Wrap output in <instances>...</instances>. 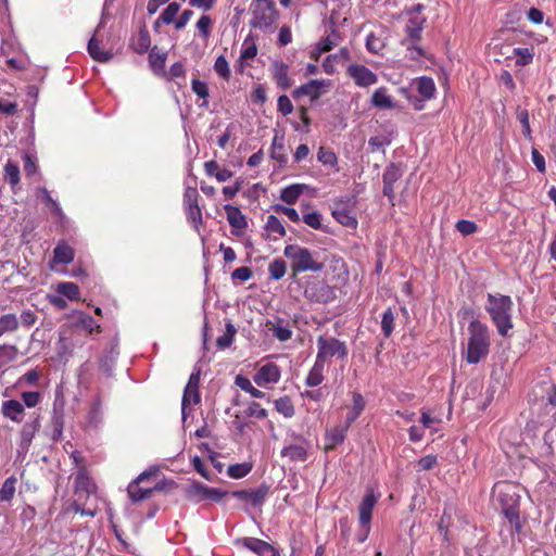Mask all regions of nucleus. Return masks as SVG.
Instances as JSON below:
<instances>
[{
  "label": "nucleus",
  "mask_w": 556,
  "mask_h": 556,
  "mask_svg": "<svg viewBox=\"0 0 556 556\" xmlns=\"http://www.w3.org/2000/svg\"><path fill=\"white\" fill-rule=\"evenodd\" d=\"M340 39V36L337 30H332L330 35H328L326 38L321 39L318 43V51L320 53L330 51L334 46L338 45V40Z\"/></svg>",
  "instance_id": "obj_46"
},
{
  "label": "nucleus",
  "mask_w": 556,
  "mask_h": 556,
  "mask_svg": "<svg viewBox=\"0 0 556 556\" xmlns=\"http://www.w3.org/2000/svg\"><path fill=\"white\" fill-rule=\"evenodd\" d=\"M235 383L241 390L250 393L252 397L263 399L265 396V393L263 391L256 389L255 387H253V384L251 383L250 379L244 377V376L238 375L236 377Z\"/></svg>",
  "instance_id": "obj_31"
},
{
  "label": "nucleus",
  "mask_w": 556,
  "mask_h": 556,
  "mask_svg": "<svg viewBox=\"0 0 556 556\" xmlns=\"http://www.w3.org/2000/svg\"><path fill=\"white\" fill-rule=\"evenodd\" d=\"M268 490L269 488L267 485L262 484L257 489L233 491L231 495L244 503H250L252 506L257 507L264 503L268 494Z\"/></svg>",
  "instance_id": "obj_8"
},
{
  "label": "nucleus",
  "mask_w": 556,
  "mask_h": 556,
  "mask_svg": "<svg viewBox=\"0 0 556 556\" xmlns=\"http://www.w3.org/2000/svg\"><path fill=\"white\" fill-rule=\"evenodd\" d=\"M294 438L301 443H294L285 446L280 454L282 457H287L292 463L305 462L308 457L307 450L309 444L301 435H294Z\"/></svg>",
  "instance_id": "obj_10"
},
{
  "label": "nucleus",
  "mask_w": 556,
  "mask_h": 556,
  "mask_svg": "<svg viewBox=\"0 0 556 556\" xmlns=\"http://www.w3.org/2000/svg\"><path fill=\"white\" fill-rule=\"evenodd\" d=\"M394 314L391 307L387 308L381 318V329L383 334L388 338L394 329Z\"/></svg>",
  "instance_id": "obj_42"
},
{
  "label": "nucleus",
  "mask_w": 556,
  "mask_h": 556,
  "mask_svg": "<svg viewBox=\"0 0 556 556\" xmlns=\"http://www.w3.org/2000/svg\"><path fill=\"white\" fill-rule=\"evenodd\" d=\"M305 296L313 302L328 303L334 300L336 294L333 288L325 282L318 281L305 289Z\"/></svg>",
  "instance_id": "obj_7"
},
{
  "label": "nucleus",
  "mask_w": 556,
  "mask_h": 556,
  "mask_svg": "<svg viewBox=\"0 0 556 556\" xmlns=\"http://www.w3.org/2000/svg\"><path fill=\"white\" fill-rule=\"evenodd\" d=\"M371 103L379 109H393L394 103L390 96L387 94L384 87L378 88L371 97Z\"/></svg>",
  "instance_id": "obj_29"
},
{
  "label": "nucleus",
  "mask_w": 556,
  "mask_h": 556,
  "mask_svg": "<svg viewBox=\"0 0 556 556\" xmlns=\"http://www.w3.org/2000/svg\"><path fill=\"white\" fill-rule=\"evenodd\" d=\"M224 208L227 213V220L232 228L242 230L248 227L245 216L242 214L239 207L231 204H226Z\"/></svg>",
  "instance_id": "obj_19"
},
{
  "label": "nucleus",
  "mask_w": 556,
  "mask_h": 556,
  "mask_svg": "<svg viewBox=\"0 0 556 556\" xmlns=\"http://www.w3.org/2000/svg\"><path fill=\"white\" fill-rule=\"evenodd\" d=\"M327 86L325 80L312 79L308 83L293 90V98L298 99L303 96L311 97L312 101L318 99L321 94V88Z\"/></svg>",
  "instance_id": "obj_14"
},
{
  "label": "nucleus",
  "mask_w": 556,
  "mask_h": 556,
  "mask_svg": "<svg viewBox=\"0 0 556 556\" xmlns=\"http://www.w3.org/2000/svg\"><path fill=\"white\" fill-rule=\"evenodd\" d=\"M277 106L278 111L285 116L293 112V104L289 97L286 94H282L278 98Z\"/></svg>",
  "instance_id": "obj_59"
},
{
  "label": "nucleus",
  "mask_w": 556,
  "mask_h": 556,
  "mask_svg": "<svg viewBox=\"0 0 556 556\" xmlns=\"http://www.w3.org/2000/svg\"><path fill=\"white\" fill-rule=\"evenodd\" d=\"M265 229L269 233H277L281 237H283L286 235V229H285L282 223L275 215L267 216Z\"/></svg>",
  "instance_id": "obj_44"
},
{
  "label": "nucleus",
  "mask_w": 556,
  "mask_h": 556,
  "mask_svg": "<svg viewBox=\"0 0 556 556\" xmlns=\"http://www.w3.org/2000/svg\"><path fill=\"white\" fill-rule=\"evenodd\" d=\"M517 118L522 125V132L526 137H531V128L529 124V113L527 110H518L517 111Z\"/></svg>",
  "instance_id": "obj_61"
},
{
  "label": "nucleus",
  "mask_w": 556,
  "mask_h": 556,
  "mask_svg": "<svg viewBox=\"0 0 556 556\" xmlns=\"http://www.w3.org/2000/svg\"><path fill=\"white\" fill-rule=\"evenodd\" d=\"M287 265L281 258H275L268 266L269 276L274 280L281 279L286 274Z\"/></svg>",
  "instance_id": "obj_40"
},
{
  "label": "nucleus",
  "mask_w": 556,
  "mask_h": 556,
  "mask_svg": "<svg viewBox=\"0 0 556 556\" xmlns=\"http://www.w3.org/2000/svg\"><path fill=\"white\" fill-rule=\"evenodd\" d=\"M515 55L520 58L517 60V64L519 65H527L531 63L533 59V53L528 48H516Z\"/></svg>",
  "instance_id": "obj_60"
},
{
  "label": "nucleus",
  "mask_w": 556,
  "mask_h": 556,
  "mask_svg": "<svg viewBox=\"0 0 556 556\" xmlns=\"http://www.w3.org/2000/svg\"><path fill=\"white\" fill-rule=\"evenodd\" d=\"M38 320L37 314L31 309H25L21 313L18 317V325L23 328L29 329L33 327Z\"/></svg>",
  "instance_id": "obj_49"
},
{
  "label": "nucleus",
  "mask_w": 556,
  "mask_h": 556,
  "mask_svg": "<svg viewBox=\"0 0 556 556\" xmlns=\"http://www.w3.org/2000/svg\"><path fill=\"white\" fill-rule=\"evenodd\" d=\"M276 410L286 418H291L295 414L292 401L289 396H282L275 401Z\"/></svg>",
  "instance_id": "obj_33"
},
{
  "label": "nucleus",
  "mask_w": 556,
  "mask_h": 556,
  "mask_svg": "<svg viewBox=\"0 0 556 556\" xmlns=\"http://www.w3.org/2000/svg\"><path fill=\"white\" fill-rule=\"evenodd\" d=\"M304 188L305 186L300 184H294L289 187H286L281 190L280 199L287 204H293L302 194Z\"/></svg>",
  "instance_id": "obj_30"
},
{
  "label": "nucleus",
  "mask_w": 556,
  "mask_h": 556,
  "mask_svg": "<svg viewBox=\"0 0 556 556\" xmlns=\"http://www.w3.org/2000/svg\"><path fill=\"white\" fill-rule=\"evenodd\" d=\"M16 346L14 345H0V365L3 366L13 361L16 355Z\"/></svg>",
  "instance_id": "obj_51"
},
{
  "label": "nucleus",
  "mask_w": 556,
  "mask_h": 556,
  "mask_svg": "<svg viewBox=\"0 0 556 556\" xmlns=\"http://www.w3.org/2000/svg\"><path fill=\"white\" fill-rule=\"evenodd\" d=\"M403 175L402 169L395 165H389L383 173V184L384 185H394Z\"/></svg>",
  "instance_id": "obj_43"
},
{
  "label": "nucleus",
  "mask_w": 556,
  "mask_h": 556,
  "mask_svg": "<svg viewBox=\"0 0 556 556\" xmlns=\"http://www.w3.org/2000/svg\"><path fill=\"white\" fill-rule=\"evenodd\" d=\"M349 428L350 427H348V424L344 422L343 426H338L331 430H328L325 437L327 442L326 450H333L337 445L343 443Z\"/></svg>",
  "instance_id": "obj_18"
},
{
  "label": "nucleus",
  "mask_w": 556,
  "mask_h": 556,
  "mask_svg": "<svg viewBox=\"0 0 556 556\" xmlns=\"http://www.w3.org/2000/svg\"><path fill=\"white\" fill-rule=\"evenodd\" d=\"M164 489V482L156 483L153 488H140L138 482H130L127 491L130 500L134 503L147 500L151 497L154 491H162Z\"/></svg>",
  "instance_id": "obj_15"
},
{
  "label": "nucleus",
  "mask_w": 556,
  "mask_h": 556,
  "mask_svg": "<svg viewBox=\"0 0 556 556\" xmlns=\"http://www.w3.org/2000/svg\"><path fill=\"white\" fill-rule=\"evenodd\" d=\"M273 208L277 213H282V214L287 215L288 218L290 220L294 222V223L300 222V215L296 212V210L293 208V207H289V206H283V205L277 204Z\"/></svg>",
  "instance_id": "obj_62"
},
{
  "label": "nucleus",
  "mask_w": 556,
  "mask_h": 556,
  "mask_svg": "<svg viewBox=\"0 0 556 556\" xmlns=\"http://www.w3.org/2000/svg\"><path fill=\"white\" fill-rule=\"evenodd\" d=\"M282 150H283V142H282V140H278V137L276 136L274 138L273 144H271V157L274 160H277L280 163H286L287 162L286 155L280 152Z\"/></svg>",
  "instance_id": "obj_55"
},
{
  "label": "nucleus",
  "mask_w": 556,
  "mask_h": 556,
  "mask_svg": "<svg viewBox=\"0 0 556 556\" xmlns=\"http://www.w3.org/2000/svg\"><path fill=\"white\" fill-rule=\"evenodd\" d=\"M210 486H206L200 482H194L186 489V496L188 500L194 503L207 501V494Z\"/></svg>",
  "instance_id": "obj_24"
},
{
  "label": "nucleus",
  "mask_w": 556,
  "mask_h": 556,
  "mask_svg": "<svg viewBox=\"0 0 556 556\" xmlns=\"http://www.w3.org/2000/svg\"><path fill=\"white\" fill-rule=\"evenodd\" d=\"M75 256L74 250L65 242H60L54 248L53 261L58 264H70Z\"/></svg>",
  "instance_id": "obj_23"
},
{
  "label": "nucleus",
  "mask_w": 556,
  "mask_h": 556,
  "mask_svg": "<svg viewBox=\"0 0 556 556\" xmlns=\"http://www.w3.org/2000/svg\"><path fill=\"white\" fill-rule=\"evenodd\" d=\"M198 200H199V192H198L197 188H194V187H187L185 189V193H184V205H185V207H189V206H193V205H199L198 204Z\"/></svg>",
  "instance_id": "obj_54"
},
{
  "label": "nucleus",
  "mask_w": 556,
  "mask_h": 556,
  "mask_svg": "<svg viewBox=\"0 0 556 556\" xmlns=\"http://www.w3.org/2000/svg\"><path fill=\"white\" fill-rule=\"evenodd\" d=\"M317 355L316 358L326 363L328 357L337 356L338 358H345L349 350L345 342L340 341L333 337L319 336L317 338Z\"/></svg>",
  "instance_id": "obj_5"
},
{
  "label": "nucleus",
  "mask_w": 556,
  "mask_h": 556,
  "mask_svg": "<svg viewBox=\"0 0 556 556\" xmlns=\"http://www.w3.org/2000/svg\"><path fill=\"white\" fill-rule=\"evenodd\" d=\"M250 9L252 13L250 26L252 28L267 29L278 16L274 0H252Z\"/></svg>",
  "instance_id": "obj_4"
},
{
  "label": "nucleus",
  "mask_w": 556,
  "mask_h": 556,
  "mask_svg": "<svg viewBox=\"0 0 556 556\" xmlns=\"http://www.w3.org/2000/svg\"><path fill=\"white\" fill-rule=\"evenodd\" d=\"M56 292H58V294H60L64 298H67L71 301L77 300L79 298V293H80L78 286L76 283L70 282V281L60 282L56 286Z\"/></svg>",
  "instance_id": "obj_32"
},
{
  "label": "nucleus",
  "mask_w": 556,
  "mask_h": 556,
  "mask_svg": "<svg viewBox=\"0 0 556 556\" xmlns=\"http://www.w3.org/2000/svg\"><path fill=\"white\" fill-rule=\"evenodd\" d=\"M212 24L213 21L208 15H202L197 22V28L203 38H207L210 36Z\"/></svg>",
  "instance_id": "obj_56"
},
{
  "label": "nucleus",
  "mask_w": 556,
  "mask_h": 556,
  "mask_svg": "<svg viewBox=\"0 0 556 556\" xmlns=\"http://www.w3.org/2000/svg\"><path fill=\"white\" fill-rule=\"evenodd\" d=\"M1 410L4 417L20 422L22 420L21 415L24 413V406L16 400H9L2 403Z\"/></svg>",
  "instance_id": "obj_22"
},
{
  "label": "nucleus",
  "mask_w": 556,
  "mask_h": 556,
  "mask_svg": "<svg viewBox=\"0 0 556 556\" xmlns=\"http://www.w3.org/2000/svg\"><path fill=\"white\" fill-rule=\"evenodd\" d=\"M273 76L281 89H288L291 86L289 78V66L282 62H274L273 64Z\"/></svg>",
  "instance_id": "obj_20"
},
{
  "label": "nucleus",
  "mask_w": 556,
  "mask_h": 556,
  "mask_svg": "<svg viewBox=\"0 0 556 556\" xmlns=\"http://www.w3.org/2000/svg\"><path fill=\"white\" fill-rule=\"evenodd\" d=\"M17 479L14 476L7 478L0 489V501L10 502L15 494Z\"/></svg>",
  "instance_id": "obj_35"
},
{
  "label": "nucleus",
  "mask_w": 556,
  "mask_h": 556,
  "mask_svg": "<svg viewBox=\"0 0 556 556\" xmlns=\"http://www.w3.org/2000/svg\"><path fill=\"white\" fill-rule=\"evenodd\" d=\"M280 368L274 363L263 365L254 376L257 386L266 383H276L280 379Z\"/></svg>",
  "instance_id": "obj_12"
},
{
  "label": "nucleus",
  "mask_w": 556,
  "mask_h": 556,
  "mask_svg": "<svg viewBox=\"0 0 556 556\" xmlns=\"http://www.w3.org/2000/svg\"><path fill=\"white\" fill-rule=\"evenodd\" d=\"M317 159L320 163L325 165H334L337 163L336 154L332 151L327 150L323 147L319 148L318 150Z\"/></svg>",
  "instance_id": "obj_57"
},
{
  "label": "nucleus",
  "mask_w": 556,
  "mask_h": 556,
  "mask_svg": "<svg viewBox=\"0 0 556 556\" xmlns=\"http://www.w3.org/2000/svg\"><path fill=\"white\" fill-rule=\"evenodd\" d=\"M215 72L224 79L228 80L230 77L229 64L224 55H219L214 64Z\"/></svg>",
  "instance_id": "obj_50"
},
{
  "label": "nucleus",
  "mask_w": 556,
  "mask_h": 556,
  "mask_svg": "<svg viewBox=\"0 0 556 556\" xmlns=\"http://www.w3.org/2000/svg\"><path fill=\"white\" fill-rule=\"evenodd\" d=\"M247 417H255L257 419H264L267 417V410L256 402H250L247 408L243 410Z\"/></svg>",
  "instance_id": "obj_48"
},
{
  "label": "nucleus",
  "mask_w": 556,
  "mask_h": 556,
  "mask_svg": "<svg viewBox=\"0 0 556 556\" xmlns=\"http://www.w3.org/2000/svg\"><path fill=\"white\" fill-rule=\"evenodd\" d=\"M252 275H253V273L249 267L242 266V267L236 268L231 273V278L240 280V281H247L252 277Z\"/></svg>",
  "instance_id": "obj_64"
},
{
  "label": "nucleus",
  "mask_w": 556,
  "mask_h": 556,
  "mask_svg": "<svg viewBox=\"0 0 556 556\" xmlns=\"http://www.w3.org/2000/svg\"><path fill=\"white\" fill-rule=\"evenodd\" d=\"M167 53L159 52L157 47L154 46L149 54V63L154 71H162L165 66Z\"/></svg>",
  "instance_id": "obj_37"
},
{
  "label": "nucleus",
  "mask_w": 556,
  "mask_h": 556,
  "mask_svg": "<svg viewBox=\"0 0 556 556\" xmlns=\"http://www.w3.org/2000/svg\"><path fill=\"white\" fill-rule=\"evenodd\" d=\"M4 178L12 188H15L20 182V167L12 161H8L4 166Z\"/></svg>",
  "instance_id": "obj_36"
},
{
  "label": "nucleus",
  "mask_w": 556,
  "mask_h": 556,
  "mask_svg": "<svg viewBox=\"0 0 556 556\" xmlns=\"http://www.w3.org/2000/svg\"><path fill=\"white\" fill-rule=\"evenodd\" d=\"M468 344L465 359L468 364H478L490 351V330L479 319H472L468 326Z\"/></svg>",
  "instance_id": "obj_2"
},
{
  "label": "nucleus",
  "mask_w": 556,
  "mask_h": 556,
  "mask_svg": "<svg viewBox=\"0 0 556 556\" xmlns=\"http://www.w3.org/2000/svg\"><path fill=\"white\" fill-rule=\"evenodd\" d=\"M332 216L337 222L345 227L355 228L357 226L355 216L352 214L351 210L348 207L346 202L343 200H339L334 203Z\"/></svg>",
  "instance_id": "obj_13"
},
{
  "label": "nucleus",
  "mask_w": 556,
  "mask_h": 556,
  "mask_svg": "<svg viewBox=\"0 0 556 556\" xmlns=\"http://www.w3.org/2000/svg\"><path fill=\"white\" fill-rule=\"evenodd\" d=\"M484 309L495 325L497 333L503 338L510 337V330L514 328L511 298L501 293H488Z\"/></svg>",
  "instance_id": "obj_1"
},
{
  "label": "nucleus",
  "mask_w": 556,
  "mask_h": 556,
  "mask_svg": "<svg viewBox=\"0 0 556 556\" xmlns=\"http://www.w3.org/2000/svg\"><path fill=\"white\" fill-rule=\"evenodd\" d=\"M77 326L83 328L85 331H87L88 333H92L94 330L100 332L101 331V328H100V325H98L96 323V320L93 319V317H91L90 315L88 314H85V313H80L78 315V318H77Z\"/></svg>",
  "instance_id": "obj_38"
},
{
  "label": "nucleus",
  "mask_w": 556,
  "mask_h": 556,
  "mask_svg": "<svg viewBox=\"0 0 556 556\" xmlns=\"http://www.w3.org/2000/svg\"><path fill=\"white\" fill-rule=\"evenodd\" d=\"M150 46H151L150 34H149L148 29L146 28V26H142V27H140V29L138 31L137 38L132 40L131 47L137 53L142 54L149 50Z\"/></svg>",
  "instance_id": "obj_25"
},
{
  "label": "nucleus",
  "mask_w": 556,
  "mask_h": 556,
  "mask_svg": "<svg viewBox=\"0 0 556 556\" xmlns=\"http://www.w3.org/2000/svg\"><path fill=\"white\" fill-rule=\"evenodd\" d=\"M18 329V317L13 313L0 316V330L2 333L15 332Z\"/></svg>",
  "instance_id": "obj_34"
},
{
  "label": "nucleus",
  "mask_w": 556,
  "mask_h": 556,
  "mask_svg": "<svg viewBox=\"0 0 556 556\" xmlns=\"http://www.w3.org/2000/svg\"><path fill=\"white\" fill-rule=\"evenodd\" d=\"M365 400L363 395L358 392L353 393V405L351 407V410L349 412L345 422L348 424V427H351V425L358 418V416L362 414V412L365 408Z\"/></svg>",
  "instance_id": "obj_27"
},
{
  "label": "nucleus",
  "mask_w": 556,
  "mask_h": 556,
  "mask_svg": "<svg viewBox=\"0 0 556 556\" xmlns=\"http://www.w3.org/2000/svg\"><path fill=\"white\" fill-rule=\"evenodd\" d=\"M103 21L98 25L93 36L90 38L88 42V53L90 56L98 62H108L113 58V54L110 51L101 48L100 41L97 39L96 35L98 30L102 27Z\"/></svg>",
  "instance_id": "obj_16"
},
{
  "label": "nucleus",
  "mask_w": 556,
  "mask_h": 556,
  "mask_svg": "<svg viewBox=\"0 0 556 556\" xmlns=\"http://www.w3.org/2000/svg\"><path fill=\"white\" fill-rule=\"evenodd\" d=\"M416 88L422 100H429L434 96L435 85L430 77H420L416 80Z\"/></svg>",
  "instance_id": "obj_28"
},
{
  "label": "nucleus",
  "mask_w": 556,
  "mask_h": 556,
  "mask_svg": "<svg viewBox=\"0 0 556 556\" xmlns=\"http://www.w3.org/2000/svg\"><path fill=\"white\" fill-rule=\"evenodd\" d=\"M348 74L359 87L375 85L378 80L377 75L372 71L361 64L350 65L348 67Z\"/></svg>",
  "instance_id": "obj_9"
},
{
  "label": "nucleus",
  "mask_w": 556,
  "mask_h": 556,
  "mask_svg": "<svg viewBox=\"0 0 556 556\" xmlns=\"http://www.w3.org/2000/svg\"><path fill=\"white\" fill-rule=\"evenodd\" d=\"M456 229L457 231H459L462 235L464 236H469V235H472L477 231V224L471 222V220H467V219H460L456 223Z\"/></svg>",
  "instance_id": "obj_53"
},
{
  "label": "nucleus",
  "mask_w": 556,
  "mask_h": 556,
  "mask_svg": "<svg viewBox=\"0 0 556 556\" xmlns=\"http://www.w3.org/2000/svg\"><path fill=\"white\" fill-rule=\"evenodd\" d=\"M96 491V484L85 471H79L75 478V493L77 495L85 494L86 496Z\"/></svg>",
  "instance_id": "obj_21"
},
{
  "label": "nucleus",
  "mask_w": 556,
  "mask_h": 556,
  "mask_svg": "<svg viewBox=\"0 0 556 556\" xmlns=\"http://www.w3.org/2000/svg\"><path fill=\"white\" fill-rule=\"evenodd\" d=\"M377 504V497L372 491H368L358 506V516L361 526L370 525L372 509Z\"/></svg>",
  "instance_id": "obj_17"
},
{
  "label": "nucleus",
  "mask_w": 556,
  "mask_h": 556,
  "mask_svg": "<svg viewBox=\"0 0 556 556\" xmlns=\"http://www.w3.org/2000/svg\"><path fill=\"white\" fill-rule=\"evenodd\" d=\"M180 10V4L177 2H170L159 16V21L163 24H170L175 22V17Z\"/></svg>",
  "instance_id": "obj_41"
},
{
  "label": "nucleus",
  "mask_w": 556,
  "mask_h": 556,
  "mask_svg": "<svg viewBox=\"0 0 556 556\" xmlns=\"http://www.w3.org/2000/svg\"><path fill=\"white\" fill-rule=\"evenodd\" d=\"M40 429V418L36 416L33 420L26 422L20 433L18 454H26L33 442L34 437Z\"/></svg>",
  "instance_id": "obj_11"
},
{
  "label": "nucleus",
  "mask_w": 556,
  "mask_h": 556,
  "mask_svg": "<svg viewBox=\"0 0 556 556\" xmlns=\"http://www.w3.org/2000/svg\"><path fill=\"white\" fill-rule=\"evenodd\" d=\"M383 45L380 39L370 33L366 38V48L369 52L377 53L382 49Z\"/></svg>",
  "instance_id": "obj_63"
},
{
  "label": "nucleus",
  "mask_w": 556,
  "mask_h": 556,
  "mask_svg": "<svg viewBox=\"0 0 556 556\" xmlns=\"http://www.w3.org/2000/svg\"><path fill=\"white\" fill-rule=\"evenodd\" d=\"M235 545L244 547L258 556H280L279 551L269 543L256 538H241L235 541Z\"/></svg>",
  "instance_id": "obj_6"
},
{
  "label": "nucleus",
  "mask_w": 556,
  "mask_h": 556,
  "mask_svg": "<svg viewBox=\"0 0 556 556\" xmlns=\"http://www.w3.org/2000/svg\"><path fill=\"white\" fill-rule=\"evenodd\" d=\"M303 222L314 228V229H320L321 228V215L318 212H311L303 215Z\"/></svg>",
  "instance_id": "obj_58"
},
{
  "label": "nucleus",
  "mask_w": 556,
  "mask_h": 556,
  "mask_svg": "<svg viewBox=\"0 0 556 556\" xmlns=\"http://www.w3.org/2000/svg\"><path fill=\"white\" fill-rule=\"evenodd\" d=\"M186 213L188 219L193 224L194 228L198 230L199 225L202 224V213L199 205L186 207Z\"/></svg>",
  "instance_id": "obj_52"
},
{
  "label": "nucleus",
  "mask_w": 556,
  "mask_h": 556,
  "mask_svg": "<svg viewBox=\"0 0 556 556\" xmlns=\"http://www.w3.org/2000/svg\"><path fill=\"white\" fill-rule=\"evenodd\" d=\"M191 89L199 98H202L204 100H206L210 96L206 83L201 81L197 78L192 79ZM206 105H207V101H204L200 106H206Z\"/></svg>",
  "instance_id": "obj_47"
},
{
  "label": "nucleus",
  "mask_w": 556,
  "mask_h": 556,
  "mask_svg": "<svg viewBox=\"0 0 556 556\" xmlns=\"http://www.w3.org/2000/svg\"><path fill=\"white\" fill-rule=\"evenodd\" d=\"M324 369H325V363H323L316 358L313 367L311 368V370L305 379L306 386L307 387L319 386L324 380Z\"/></svg>",
  "instance_id": "obj_26"
},
{
  "label": "nucleus",
  "mask_w": 556,
  "mask_h": 556,
  "mask_svg": "<svg viewBox=\"0 0 556 556\" xmlns=\"http://www.w3.org/2000/svg\"><path fill=\"white\" fill-rule=\"evenodd\" d=\"M252 469V466L250 464L243 463V464H235L230 465L227 469V473L229 477L235 479H240L245 477Z\"/></svg>",
  "instance_id": "obj_45"
},
{
  "label": "nucleus",
  "mask_w": 556,
  "mask_h": 556,
  "mask_svg": "<svg viewBox=\"0 0 556 556\" xmlns=\"http://www.w3.org/2000/svg\"><path fill=\"white\" fill-rule=\"evenodd\" d=\"M237 330L231 323L226 324V330L224 334L217 338L216 344L220 349L229 348L232 342Z\"/></svg>",
  "instance_id": "obj_39"
},
{
  "label": "nucleus",
  "mask_w": 556,
  "mask_h": 556,
  "mask_svg": "<svg viewBox=\"0 0 556 556\" xmlns=\"http://www.w3.org/2000/svg\"><path fill=\"white\" fill-rule=\"evenodd\" d=\"M283 255L290 260L293 275L299 273H317L324 269L325 264L319 260V253L313 252L307 248L298 244H288L283 250Z\"/></svg>",
  "instance_id": "obj_3"
}]
</instances>
